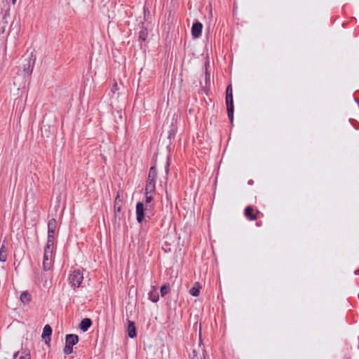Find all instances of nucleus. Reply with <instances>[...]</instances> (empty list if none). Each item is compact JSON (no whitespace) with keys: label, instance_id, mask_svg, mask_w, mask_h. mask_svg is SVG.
Returning a JSON list of instances; mask_svg holds the SVG:
<instances>
[{"label":"nucleus","instance_id":"nucleus-21","mask_svg":"<svg viewBox=\"0 0 359 359\" xmlns=\"http://www.w3.org/2000/svg\"><path fill=\"white\" fill-rule=\"evenodd\" d=\"M53 245H54L53 242L47 241L45 249H44V253H47L48 252V254L53 255Z\"/></svg>","mask_w":359,"mask_h":359},{"label":"nucleus","instance_id":"nucleus-1","mask_svg":"<svg viewBox=\"0 0 359 359\" xmlns=\"http://www.w3.org/2000/svg\"><path fill=\"white\" fill-rule=\"evenodd\" d=\"M157 177V171L154 166L151 167L148 178L145 185L144 195L147 194H154L156 191V180Z\"/></svg>","mask_w":359,"mask_h":359},{"label":"nucleus","instance_id":"nucleus-19","mask_svg":"<svg viewBox=\"0 0 359 359\" xmlns=\"http://www.w3.org/2000/svg\"><path fill=\"white\" fill-rule=\"evenodd\" d=\"M148 36V31L146 28L142 27L139 32V39L144 41Z\"/></svg>","mask_w":359,"mask_h":359},{"label":"nucleus","instance_id":"nucleus-30","mask_svg":"<svg viewBox=\"0 0 359 359\" xmlns=\"http://www.w3.org/2000/svg\"><path fill=\"white\" fill-rule=\"evenodd\" d=\"M17 0H12V4L14 5Z\"/></svg>","mask_w":359,"mask_h":359},{"label":"nucleus","instance_id":"nucleus-10","mask_svg":"<svg viewBox=\"0 0 359 359\" xmlns=\"http://www.w3.org/2000/svg\"><path fill=\"white\" fill-rule=\"evenodd\" d=\"M149 299L153 302H157L158 301V292L156 286H151V290L148 293Z\"/></svg>","mask_w":359,"mask_h":359},{"label":"nucleus","instance_id":"nucleus-3","mask_svg":"<svg viewBox=\"0 0 359 359\" xmlns=\"http://www.w3.org/2000/svg\"><path fill=\"white\" fill-rule=\"evenodd\" d=\"M226 104L227 108L228 116L232 122L233 118V90L231 85H229L226 90Z\"/></svg>","mask_w":359,"mask_h":359},{"label":"nucleus","instance_id":"nucleus-28","mask_svg":"<svg viewBox=\"0 0 359 359\" xmlns=\"http://www.w3.org/2000/svg\"><path fill=\"white\" fill-rule=\"evenodd\" d=\"M116 90H117V84H116V83H115V84H114V86H112L111 91H112V93H115V91H116Z\"/></svg>","mask_w":359,"mask_h":359},{"label":"nucleus","instance_id":"nucleus-29","mask_svg":"<svg viewBox=\"0 0 359 359\" xmlns=\"http://www.w3.org/2000/svg\"><path fill=\"white\" fill-rule=\"evenodd\" d=\"M253 183H254V182H253V180H249V181H248V184L252 185V184H253Z\"/></svg>","mask_w":359,"mask_h":359},{"label":"nucleus","instance_id":"nucleus-12","mask_svg":"<svg viewBox=\"0 0 359 359\" xmlns=\"http://www.w3.org/2000/svg\"><path fill=\"white\" fill-rule=\"evenodd\" d=\"M128 334L130 338H134L136 337L137 334L135 323L129 321L128 326Z\"/></svg>","mask_w":359,"mask_h":359},{"label":"nucleus","instance_id":"nucleus-15","mask_svg":"<svg viewBox=\"0 0 359 359\" xmlns=\"http://www.w3.org/2000/svg\"><path fill=\"white\" fill-rule=\"evenodd\" d=\"M20 299L22 304H27L31 301V294L28 292L25 291L21 293Z\"/></svg>","mask_w":359,"mask_h":359},{"label":"nucleus","instance_id":"nucleus-14","mask_svg":"<svg viewBox=\"0 0 359 359\" xmlns=\"http://www.w3.org/2000/svg\"><path fill=\"white\" fill-rule=\"evenodd\" d=\"M92 322L90 318H84L81 320L80 323V328L83 332H86L88 330V328L91 326Z\"/></svg>","mask_w":359,"mask_h":359},{"label":"nucleus","instance_id":"nucleus-9","mask_svg":"<svg viewBox=\"0 0 359 359\" xmlns=\"http://www.w3.org/2000/svg\"><path fill=\"white\" fill-rule=\"evenodd\" d=\"M79 341V337L76 334H69L66 335L65 344L73 346Z\"/></svg>","mask_w":359,"mask_h":359},{"label":"nucleus","instance_id":"nucleus-8","mask_svg":"<svg viewBox=\"0 0 359 359\" xmlns=\"http://www.w3.org/2000/svg\"><path fill=\"white\" fill-rule=\"evenodd\" d=\"M254 208L252 206H248L245 209V216L250 220H255L257 218V215L259 213V210L254 212Z\"/></svg>","mask_w":359,"mask_h":359},{"label":"nucleus","instance_id":"nucleus-20","mask_svg":"<svg viewBox=\"0 0 359 359\" xmlns=\"http://www.w3.org/2000/svg\"><path fill=\"white\" fill-rule=\"evenodd\" d=\"M153 194H147L145 195V203L147 207L153 208V205L151 204V201L154 199Z\"/></svg>","mask_w":359,"mask_h":359},{"label":"nucleus","instance_id":"nucleus-31","mask_svg":"<svg viewBox=\"0 0 359 359\" xmlns=\"http://www.w3.org/2000/svg\"><path fill=\"white\" fill-rule=\"evenodd\" d=\"M17 355H18V353H15V354L14 355V358L17 357Z\"/></svg>","mask_w":359,"mask_h":359},{"label":"nucleus","instance_id":"nucleus-25","mask_svg":"<svg viewBox=\"0 0 359 359\" xmlns=\"http://www.w3.org/2000/svg\"><path fill=\"white\" fill-rule=\"evenodd\" d=\"M54 237H55V233H48V240H47V241H50V242H53L54 243Z\"/></svg>","mask_w":359,"mask_h":359},{"label":"nucleus","instance_id":"nucleus-4","mask_svg":"<svg viewBox=\"0 0 359 359\" xmlns=\"http://www.w3.org/2000/svg\"><path fill=\"white\" fill-rule=\"evenodd\" d=\"M83 279L82 272L79 269H74L69 276V281L74 289L79 287Z\"/></svg>","mask_w":359,"mask_h":359},{"label":"nucleus","instance_id":"nucleus-16","mask_svg":"<svg viewBox=\"0 0 359 359\" xmlns=\"http://www.w3.org/2000/svg\"><path fill=\"white\" fill-rule=\"evenodd\" d=\"M201 287L198 283H195L194 286L190 289L189 293L194 297H198L200 293Z\"/></svg>","mask_w":359,"mask_h":359},{"label":"nucleus","instance_id":"nucleus-11","mask_svg":"<svg viewBox=\"0 0 359 359\" xmlns=\"http://www.w3.org/2000/svg\"><path fill=\"white\" fill-rule=\"evenodd\" d=\"M52 333V328L49 325H46L44 326L42 333V338L45 339L46 343L48 342V341H50V336Z\"/></svg>","mask_w":359,"mask_h":359},{"label":"nucleus","instance_id":"nucleus-7","mask_svg":"<svg viewBox=\"0 0 359 359\" xmlns=\"http://www.w3.org/2000/svg\"><path fill=\"white\" fill-rule=\"evenodd\" d=\"M203 29V25L196 21L194 22L191 27V34L194 38H198L201 35V32Z\"/></svg>","mask_w":359,"mask_h":359},{"label":"nucleus","instance_id":"nucleus-17","mask_svg":"<svg viewBox=\"0 0 359 359\" xmlns=\"http://www.w3.org/2000/svg\"><path fill=\"white\" fill-rule=\"evenodd\" d=\"M121 202V200L119 198V196L117 195L116 198H115V201H114V212H115V216L117 215V212H121V204L120 203Z\"/></svg>","mask_w":359,"mask_h":359},{"label":"nucleus","instance_id":"nucleus-5","mask_svg":"<svg viewBox=\"0 0 359 359\" xmlns=\"http://www.w3.org/2000/svg\"><path fill=\"white\" fill-rule=\"evenodd\" d=\"M148 209V207L144 208V205L142 202H138L136 205V215L137 221L139 223H142L144 220L145 213L144 212Z\"/></svg>","mask_w":359,"mask_h":359},{"label":"nucleus","instance_id":"nucleus-13","mask_svg":"<svg viewBox=\"0 0 359 359\" xmlns=\"http://www.w3.org/2000/svg\"><path fill=\"white\" fill-rule=\"evenodd\" d=\"M57 229V221L55 219H51L48 224V233H55Z\"/></svg>","mask_w":359,"mask_h":359},{"label":"nucleus","instance_id":"nucleus-24","mask_svg":"<svg viewBox=\"0 0 359 359\" xmlns=\"http://www.w3.org/2000/svg\"><path fill=\"white\" fill-rule=\"evenodd\" d=\"M72 347L73 346H69V345L65 344V346L64 348V353H65V354H66V355L71 354L73 352Z\"/></svg>","mask_w":359,"mask_h":359},{"label":"nucleus","instance_id":"nucleus-2","mask_svg":"<svg viewBox=\"0 0 359 359\" xmlns=\"http://www.w3.org/2000/svg\"><path fill=\"white\" fill-rule=\"evenodd\" d=\"M32 57L33 55L31 54L27 59H25L22 61L18 71V74L20 75H22L24 77H27L32 74L33 66L35 62V58Z\"/></svg>","mask_w":359,"mask_h":359},{"label":"nucleus","instance_id":"nucleus-26","mask_svg":"<svg viewBox=\"0 0 359 359\" xmlns=\"http://www.w3.org/2000/svg\"><path fill=\"white\" fill-rule=\"evenodd\" d=\"M9 10H10V8L8 6L7 8L5 10V13L4 14L3 19H5L6 18V16L9 15V13H9Z\"/></svg>","mask_w":359,"mask_h":359},{"label":"nucleus","instance_id":"nucleus-6","mask_svg":"<svg viewBox=\"0 0 359 359\" xmlns=\"http://www.w3.org/2000/svg\"><path fill=\"white\" fill-rule=\"evenodd\" d=\"M53 255L47 253H43V271H49L53 266Z\"/></svg>","mask_w":359,"mask_h":359},{"label":"nucleus","instance_id":"nucleus-23","mask_svg":"<svg viewBox=\"0 0 359 359\" xmlns=\"http://www.w3.org/2000/svg\"><path fill=\"white\" fill-rule=\"evenodd\" d=\"M19 359H31L29 352L27 350L23 351Z\"/></svg>","mask_w":359,"mask_h":359},{"label":"nucleus","instance_id":"nucleus-18","mask_svg":"<svg viewBox=\"0 0 359 359\" xmlns=\"http://www.w3.org/2000/svg\"><path fill=\"white\" fill-rule=\"evenodd\" d=\"M6 258H7L6 248L4 245H2L0 248V262H6Z\"/></svg>","mask_w":359,"mask_h":359},{"label":"nucleus","instance_id":"nucleus-27","mask_svg":"<svg viewBox=\"0 0 359 359\" xmlns=\"http://www.w3.org/2000/svg\"><path fill=\"white\" fill-rule=\"evenodd\" d=\"M169 166H170V163H169V162L168 161V162L166 163V165H165V172H166V174H168V172H169Z\"/></svg>","mask_w":359,"mask_h":359},{"label":"nucleus","instance_id":"nucleus-22","mask_svg":"<svg viewBox=\"0 0 359 359\" xmlns=\"http://www.w3.org/2000/svg\"><path fill=\"white\" fill-rule=\"evenodd\" d=\"M169 290H170V287L168 285H163V286H161V296L162 297L165 296L169 292Z\"/></svg>","mask_w":359,"mask_h":359}]
</instances>
